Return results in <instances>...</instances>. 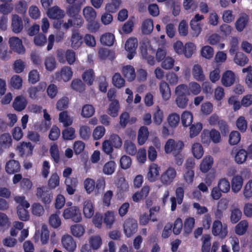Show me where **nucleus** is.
Here are the masks:
<instances>
[{"instance_id": "dca6fc26", "label": "nucleus", "mask_w": 252, "mask_h": 252, "mask_svg": "<svg viewBox=\"0 0 252 252\" xmlns=\"http://www.w3.org/2000/svg\"><path fill=\"white\" fill-rule=\"evenodd\" d=\"M159 91L162 100L164 101H168L171 96V91L168 83L162 81L159 84Z\"/></svg>"}, {"instance_id": "b1692460", "label": "nucleus", "mask_w": 252, "mask_h": 252, "mask_svg": "<svg viewBox=\"0 0 252 252\" xmlns=\"http://www.w3.org/2000/svg\"><path fill=\"white\" fill-rule=\"evenodd\" d=\"M243 184V179L241 175H237L233 177L231 180L232 191L237 193L239 192Z\"/></svg>"}, {"instance_id": "bf43d9fd", "label": "nucleus", "mask_w": 252, "mask_h": 252, "mask_svg": "<svg viewBox=\"0 0 252 252\" xmlns=\"http://www.w3.org/2000/svg\"><path fill=\"white\" fill-rule=\"evenodd\" d=\"M95 112L94 106L90 104H86L82 107L81 116L83 118H90Z\"/></svg>"}, {"instance_id": "4be33fe9", "label": "nucleus", "mask_w": 252, "mask_h": 252, "mask_svg": "<svg viewBox=\"0 0 252 252\" xmlns=\"http://www.w3.org/2000/svg\"><path fill=\"white\" fill-rule=\"evenodd\" d=\"M213 163V158L211 156H205L199 165L200 171L203 173L208 172L212 168Z\"/></svg>"}, {"instance_id": "39448f33", "label": "nucleus", "mask_w": 252, "mask_h": 252, "mask_svg": "<svg viewBox=\"0 0 252 252\" xmlns=\"http://www.w3.org/2000/svg\"><path fill=\"white\" fill-rule=\"evenodd\" d=\"M212 232L214 236L223 239L228 234L227 225L222 224L219 220H216L212 224Z\"/></svg>"}, {"instance_id": "20e7f679", "label": "nucleus", "mask_w": 252, "mask_h": 252, "mask_svg": "<svg viewBox=\"0 0 252 252\" xmlns=\"http://www.w3.org/2000/svg\"><path fill=\"white\" fill-rule=\"evenodd\" d=\"M63 217L65 220L71 219L75 222H80L82 220L79 208L73 206L66 208L63 212Z\"/></svg>"}, {"instance_id": "6ab92c4d", "label": "nucleus", "mask_w": 252, "mask_h": 252, "mask_svg": "<svg viewBox=\"0 0 252 252\" xmlns=\"http://www.w3.org/2000/svg\"><path fill=\"white\" fill-rule=\"evenodd\" d=\"M83 213L84 217L91 219L94 215V206L90 200H86L83 203Z\"/></svg>"}, {"instance_id": "aec40b11", "label": "nucleus", "mask_w": 252, "mask_h": 252, "mask_svg": "<svg viewBox=\"0 0 252 252\" xmlns=\"http://www.w3.org/2000/svg\"><path fill=\"white\" fill-rule=\"evenodd\" d=\"M249 22V16L246 14H242L236 21L235 26L239 32H242Z\"/></svg>"}, {"instance_id": "c85d7f7f", "label": "nucleus", "mask_w": 252, "mask_h": 252, "mask_svg": "<svg viewBox=\"0 0 252 252\" xmlns=\"http://www.w3.org/2000/svg\"><path fill=\"white\" fill-rule=\"evenodd\" d=\"M191 151L193 157L198 159H200L204 154V150L202 145L197 142L192 144Z\"/></svg>"}, {"instance_id": "49530a36", "label": "nucleus", "mask_w": 252, "mask_h": 252, "mask_svg": "<svg viewBox=\"0 0 252 252\" xmlns=\"http://www.w3.org/2000/svg\"><path fill=\"white\" fill-rule=\"evenodd\" d=\"M217 188L222 193H227L230 189V183L226 178H221L218 181Z\"/></svg>"}, {"instance_id": "9b49d317", "label": "nucleus", "mask_w": 252, "mask_h": 252, "mask_svg": "<svg viewBox=\"0 0 252 252\" xmlns=\"http://www.w3.org/2000/svg\"><path fill=\"white\" fill-rule=\"evenodd\" d=\"M138 41L134 37L129 38L126 42L125 48L126 50L128 53L127 58L131 60L135 54V51L137 47Z\"/></svg>"}, {"instance_id": "a19ab883", "label": "nucleus", "mask_w": 252, "mask_h": 252, "mask_svg": "<svg viewBox=\"0 0 252 252\" xmlns=\"http://www.w3.org/2000/svg\"><path fill=\"white\" fill-rule=\"evenodd\" d=\"M119 109L120 105L119 101L115 99L109 104V107L107 110V113L111 117H116L118 115Z\"/></svg>"}, {"instance_id": "5fc2aeb1", "label": "nucleus", "mask_w": 252, "mask_h": 252, "mask_svg": "<svg viewBox=\"0 0 252 252\" xmlns=\"http://www.w3.org/2000/svg\"><path fill=\"white\" fill-rule=\"evenodd\" d=\"M124 148L126 153L134 156L137 152L135 145L131 141L126 140L124 142Z\"/></svg>"}, {"instance_id": "f704fd0d", "label": "nucleus", "mask_w": 252, "mask_h": 252, "mask_svg": "<svg viewBox=\"0 0 252 252\" xmlns=\"http://www.w3.org/2000/svg\"><path fill=\"white\" fill-rule=\"evenodd\" d=\"M83 14L86 20L89 22L94 21L96 17V12L92 7L90 6L84 8Z\"/></svg>"}, {"instance_id": "2f4dec72", "label": "nucleus", "mask_w": 252, "mask_h": 252, "mask_svg": "<svg viewBox=\"0 0 252 252\" xmlns=\"http://www.w3.org/2000/svg\"><path fill=\"white\" fill-rule=\"evenodd\" d=\"M70 233L76 238H81L85 233V227L81 224L72 225L70 226Z\"/></svg>"}, {"instance_id": "0e129e2a", "label": "nucleus", "mask_w": 252, "mask_h": 252, "mask_svg": "<svg viewBox=\"0 0 252 252\" xmlns=\"http://www.w3.org/2000/svg\"><path fill=\"white\" fill-rule=\"evenodd\" d=\"M200 53L201 56L206 59H211L214 54V51L212 47L209 45H206L201 49Z\"/></svg>"}, {"instance_id": "a878e982", "label": "nucleus", "mask_w": 252, "mask_h": 252, "mask_svg": "<svg viewBox=\"0 0 252 252\" xmlns=\"http://www.w3.org/2000/svg\"><path fill=\"white\" fill-rule=\"evenodd\" d=\"M122 73L127 81L129 82L133 81L136 77L134 68L130 65L123 66L122 69Z\"/></svg>"}, {"instance_id": "4d7b16f0", "label": "nucleus", "mask_w": 252, "mask_h": 252, "mask_svg": "<svg viewBox=\"0 0 252 252\" xmlns=\"http://www.w3.org/2000/svg\"><path fill=\"white\" fill-rule=\"evenodd\" d=\"M167 120L169 126L172 128H175L179 123L180 116L177 113H172L168 115Z\"/></svg>"}, {"instance_id": "bb28decb", "label": "nucleus", "mask_w": 252, "mask_h": 252, "mask_svg": "<svg viewBox=\"0 0 252 252\" xmlns=\"http://www.w3.org/2000/svg\"><path fill=\"white\" fill-rule=\"evenodd\" d=\"M103 217L105 225L110 228L116 221L117 215L114 211H108L103 214Z\"/></svg>"}, {"instance_id": "0eeeda50", "label": "nucleus", "mask_w": 252, "mask_h": 252, "mask_svg": "<svg viewBox=\"0 0 252 252\" xmlns=\"http://www.w3.org/2000/svg\"><path fill=\"white\" fill-rule=\"evenodd\" d=\"M8 44L10 49L18 54H23L25 52V49L23 44L22 41L19 37L11 36L8 39Z\"/></svg>"}, {"instance_id": "052dcab7", "label": "nucleus", "mask_w": 252, "mask_h": 252, "mask_svg": "<svg viewBox=\"0 0 252 252\" xmlns=\"http://www.w3.org/2000/svg\"><path fill=\"white\" fill-rule=\"evenodd\" d=\"M62 136L64 140H71L74 139L76 137L75 128L72 127L65 128L62 131Z\"/></svg>"}, {"instance_id": "a18cd8bd", "label": "nucleus", "mask_w": 252, "mask_h": 252, "mask_svg": "<svg viewBox=\"0 0 252 252\" xmlns=\"http://www.w3.org/2000/svg\"><path fill=\"white\" fill-rule=\"evenodd\" d=\"M116 167V164L114 161H109L105 163L102 168V172L106 175L113 174Z\"/></svg>"}, {"instance_id": "5701e85b", "label": "nucleus", "mask_w": 252, "mask_h": 252, "mask_svg": "<svg viewBox=\"0 0 252 252\" xmlns=\"http://www.w3.org/2000/svg\"><path fill=\"white\" fill-rule=\"evenodd\" d=\"M191 73L193 78L197 81L203 82L205 80V76L203 69L198 64L193 65L191 69Z\"/></svg>"}, {"instance_id": "cd10ccee", "label": "nucleus", "mask_w": 252, "mask_h": 252, "mask_svg": "<svg viewBox=\"0 0 252 252\" xmlns=\"http://www.w3.org/2000/svg\"><path fill=\"white\" fill-rule=\"evenodd\" d=\"M33 148L30 142H22L18 145L17 150L21 156L29 155L32 154Z\"/></svg>"}, {"instance_id": "a211bd4d", "label": "nucleus", "mask_w": 252, "mask_h": 252, "mask_svg": "<svg viewBox=\"0 0 252 252\" xmlns=\"http://www.w3.org/2000/svg\"><path fill=\"white\" fill-rule=\"evenodd\" d=\"M47 15L50 19L58 20L64 17L65 12L59 6L56 5L48 8L47 11Z\"/></svg>"}, {"instance_id": "393cba45", "label": "nucleus", "mask_w": 252, "mask_h": 252, "mask_svg": "<svg viewBox=\"0 0 252 252\" xmlns=\"http://www.w3.org/2000/svg\"><path fill=\"white\" fill-rule=\"evenodd\" d=\"M83 43V37L78 32H73L70 38V46L77 50L80 48Z\"/></svg>"}, {"instance_id": "ea45409f", "label": "nucleus", "mask_w": 252, "mask_h": 252, "mask_svg": "<svg viewBox=\"0 0 252 252\" xmlns=\"http://www.w3.org/2000/svg\"><path fill=\"white\" fill-rule=\"evenodd\" d=\"M248 156L247 151L243 149H240L235 155V161L238 164H242L246 161Z\"/></svg>"}, {"instance_id": "3c124183", "label": "nucleus", "mask_w": 252, "mask_h": 252, "mask_svg": "<svg viewBox=\"0 0 252 252\" xmlns=\"http://www.w3.org/2000/svg\"><path fill=\"white\" fill-rule=\"evenodd\" d=\"M111 2L106 4L105 10L110 13L115 12L119 8L121 0H111Z\"/></svg>"}, {"instance_id": "9d476101", "label": "nucleus", "mask_w": 252, "mask_h": 252, "mask_svg": "<svg viewBox=\"0 0 252 252\" xmlns=\"http://www.w3.org/2000/svg\"><path fill=\"white\" fill-rule=\"evenodd\" d=\"M61 243L63 247L69 252H74L76 249L75 241L69 234H65L62 236Z\"/></svg>"}, {"instance_id": "1a4fd4ad", "label": "nucleus", "mask_w": 252, "mask_h": 252, "mask_svg": "<svg viewBox=\"0 0 252 252\" xmlns=\"http://www.w3.org/2000/svg\"><path fill=\"white\" fill-rule=\"evenodd\" d=\"M36 195L44 204H49L53 198L52 195L49 192L47 187L42 186L36 189Z\"/></svg>"}, {"instance_id": "c03bdc74", "label": "nucleus", "mask_w": 252, "mask_h": 252, "mask_svg": "<svg viewBox=\"0 0 252 252\" xmlns=\"http://www.w3.org/2000/svg\"><path fill=\"white\" fill-rule=\"evenodd\" d=\"M149 136L148 129L147 127L143 126L140 127L138 131V143L139 145L144 144Z\"/></svg>"}, {"instance_id": "c756f323", "label": "nucleus", "mask_w": 252, "mask_h": 252, "mask_svg": "<svg viewBox=\"0 0 252 252\" xmlns=\"http://www.w3.org/2000/svg\"><path fill=\"white\" fill-rule=\"evenodd\" d=\"M89 243L92 250H97L102 245V239L100 236L94 235L89 238Z\"/></svg>"}, {"instance_id": "4c0bfd02", "label": "nucleus", "mask_w": 252, "mask_h": 252, "mask_svg": "<svg viewBox=\"0 0 252 252\" xmlns=\"http://www.w3.org/2000/svg\"><path fill=\"white\" fill-rule=\"evenodd\" d=\"M46 69L50 72L54 70L57 67V62L53 56H47L44 62Z\"/></svg>"}, {"instance_id": "2eb2a0df", "label": "nucleus", "mask_w": 252, "mask_h": 252, "mask_svg": "<svg viewBox=\"0 0 252 252\" xmlns=\"http://www.w3.org/2000/svg\"><path fill=\"white\" fill-rule=\"evenodd\" d=\"M11 28L12 31L16 34L21 32L23 29L22 19L17 14H13L11 15Z\"/></svg>"}, {"instance_id": "13d9d810", "label": "nucleus", "mask_w": 252, "mask_h": 252, "mask_svg": "<svg viewBox=\"0 0 252 252\" xmlns=\"http://www.w3.org/2000/svg\"><path fill=\"white\" fill-rule=\"evenodd\" d=\"M234 63L238 65L243 66L249 62V59L244 54L238 53L234 58Z\"/></svg>"}, {"instance_id": "e2e57ef3", "label": "nucleus", "mask_w": 252, "mask_h": 252, "mask_svg": "<svg viewBox=\"0 0 252 252\" xmlns=\"http://www.w3.org/2000/svg\"><path fill=\"white\" fill-rule=\"evenodd\" d=\"M154 28L153 20L151 19L145 20L142 25V31L143 33L148 34L150 33Z\"/></svg>"}, {"instance_id": "58836bf2", "label": "nucleus", "mask_w": 252, "mask_h": 252, "mask_svg": "<svg viewBox=\"0 0 252 252\" xmlns=\"http://www.w3.org/2000/svg\"><path fill=\"white\" fill-rule=\"evenodd\" d=\"M64 184L66 187V189L67 193L70 195L73 194L77 184L76 179L74 178L65 179Z\"/></svg>"}, {"instance_id": "69168bd1", "label": "nucleus", "mask_w": 252, "mask_h": 252, "mask_svg": "<svg viewBox=\"0 0 252 252\" xmlns=\"http://www.w3.org/2000/svg\"><path fill=\"white\" fill-rule=\"evenodd\" d=\"M112 83L116 88L120 89L125 85V80L119 73H115L112 78Z\"/></svg>"}, {"instance_id": "338daca9", "label": "nucleus", "mask_w": 252, "mask_h": 252, "mask_svg": "<svg viewBox=\"0 0 252 252\" xmlns=\"http://www.w3.org/2000/svg\"><path fill=\"white\" fill-rule=\"evenodd\" d=\"M0 144L4 149L10 147L12 145V139L9 134L4 133L0 136Z\"/></svg>"}, {"instance_id": "f03ea898", "label": "nucleus", "mask_w": 252, "mask_h": 252, "mask_svg": "<svg viewBox=\"0 0 252 252\" xmlns=\"http://www.w3.org/2000/svg\"><path fill=\"white\" fill-rule=\"evenodd\" d=\"M184 147L183 142L178 140L175 141L173 139H169L164 146V150L166 154L172 153L173 155L180 154Z\"/></svg>"}, {"instance_id": "6e6d98bb", "label": "nucleus", "mask_w": 252, "mask_h": 252, "mask_svg": "<svg viewBox=\"0 0 252 252\" xmlns=\"http://www.w3.org/2000/svg\"><path fill=\"white\" fill-rule=\"evenodd\" d=\"M10 224L11 222L8 216L6 214L0 212V229H7L9 228Z\"/></svg>"}, {"instance_id": "680f3d73", "label": "nucleus", "mask_w": 252, "mask_h": 252, "mask_svg": "<svg viewBox=\"0 0 252 252\" xmlns=\"http://www.w3.org/2000/svg\"><path fill=\"white\" fill-rule=\"evenodd\" d=\"M84 186L87 193L91 194L95 190V181L91 178H86L84 181Z\"/></svg>"}, {"instance_id": "e433bc0d", "label": "nucleus", "mask_w": 252, "mask_h": 252, "mask_svg": "<svg viewBox=\"0 0 252 252\" xmlns=\"http://www.w3.org/2000/svg\"><path fill=\"white\" fill-rule=\"evenodd\" d=\"M249 227V222L247 220H242L235 227V232L238 235L245 234Z\"/></svg>"}, {"instance_id": "603ef678", "label": "nucleus", "mask_w": 252, "mask_h": 252, "mask_svg": "<svg viewBox=\"0 0 252 252\" xmlns=\"http://www.w3.org/2000/svg\"><path fill=\"white\" fill-rule=\"evenodd\" d=\"M164 114L162 110L157 106L156 111L153 114V120L154 124L157 126H159L163 122Z\"/></svg>"}, {"instance_id": "7c9ffc66", "label": "nucleus", "mask_w": 252, "mask_h": 252, "mask_svg": "<svg viewBox=\"0 0 252 252\" xmlns=\"http://www.w3.org/2000/svg\"><path fill=\"white\" fill-rule=\"evenodd\" d=\"M195 220L193 217H188L184 221V234L188 235L190 234L194 227Z\"/></svg>"}, {"instance_id": "ddd939ff", "label": "nucleus", "mask_w": 252, "mask_h": 252, "mask_svg": "<svg viewBox=\"0 0 252 252\" xmlns=\"http://www.w3.org/2000/svg\"><path fill=\"white\" fill-rule=\"evenodd\" d=\"M160 167L157 164L151 163L148 169L147 179L150 182L156 181L159 175Z\"/></svg>"}, {"instance_id": "f257e3e1", "label": "nucleus", "mask_w": 252, "mask_h": 252, "mask_svg": "<svg viewBox=\"0 0 252 252\" xmlns=\"http://www.w3.org/2000/svg\"><path fill=\"white\" fill-rule=\"evenodd\" d=\"M123 145L122 138L117 134H111L108 139L105 140L102 144V151L107 155L111 154L113 148L119 149Z\"/></svg>"}, {"instance_id": "412c9836", "label": "nucleus", "mask_w": 252, "mask_h": 252, "mask_svg": "<svg viewBox=\"0 0 252 252\" xmlns=\"http://www.w3.org/2000/svg\"><path fill=\"white\" fill-rule=\"evenodd\" d=\"M28 104L27 98L23 95L16 96L13 102V107L17 111H21L25 109Z\"/></svg>"}, {"instance_id": "8fccbe9b", "label": "nucleus", "mask_w": 252, "mask_h": 252, "mask_svg": "<svg viewBox=\"0 0 252 252\" xmlns=\"http://www.w3.org/2000/svg\"><path fill=\"white\" fill-rule=\"evenodd\" d=\"M31 212L36 217H40L44 215L45 210L43 206L39 203H34L31 206Z\"/></svg>"}, {"instance_id": "774afa93", "label": "nucleus", "mask_w": 252, "mask_h": 252, "mask_svg": "<svg viewBox=\"0 0 252 252\" xmlns=\"http://www.w3.org/2000/svg\"><path fill=\"white\" fill-rule=\"evenodd\" d=\"M243 194L247 199H249L252 197V180L247 182L243 189Z\"/></svg>"}, {"instance_id": "423d86ee", "label": "nucleus", "mask_w": 252, "mask_h": 252, "mask_svg": "<svg viewBox=\"0 0 252 252\" xmlns=\"http://www.w3.org/2000/svg\"><path fill=\"white\" fill-rule=\"evenodd\" d=\"M177 174V171L174 168L169 167L161 174L160 181L164 185H170L174 182Z\"/></svg>"}, {"instance_id": "f8f14e48", "label": "nucleus", "mask_w": 252, "mask_h": 252, "mask_svg": "<svg viewBox=\"0 0 252 252\" xmlns=\"http://www.w3.org/2000/svg\"><path fill=\"white\" fill-rule=\"evenodd\" d=\"M124 231L127 237H131L137 230V223L135 220L128 219L124 224Z\"/></svg>"}, {"instance_id": "6e6552de", "label": "nucleus", "mask_w": 252, "mask_h": 252, "mask_svg": "<svg viewBox=\"0 0 252 252\" xmlns=\"http://www.w3.org/2000/svg\"><path fill=\"white\" fill-rule=\"evenodd\" d=\"M73 75V72L70 67L68 66H63L60 70L55 73L56 79L59 82H68Z\"/></svg>"}, {"instance_id": "c9c22d12", "label": "nucleus", "mask_w": 252, "mask_h": 252, "mask_svg": "<svg viewBox=\"0 0 252 252\" xmlns=\"http://www.w3.org/2000/svg\"><path fill=\"white\" fill-rule=\"evenodd\" d=\"M28 7V2L26 0H19L14 4L15 11L20 14H24L26 13Z\"/></svg>"}, {"instance_id": "09e8293b", "label": "nucleus", "mask_w": 252, "mask_h": 252, "mask_svg": "<svg viewBox=\"0 0 252 252\" xmlns=\"http://www.w3.org/2000/svg\"><path fill=\"white\" fill-rule=\"evenodd\" d=\"M27 209L21 206H17V215L20 220L27 221L30 220V215Z\"/></svg>"}, {"instance_id": "72a5a7b5", "label": "nucleus", "mask_w": 252, "mask_h": 252, "mask_svg": "<svg viewBox=\"0 0 252 252\" xmlns=\"http://www.w3.org/2000/svg\"><path fill=\"white\" fill-rule=\"evenodd\" d=\"M38 235H40V241L42 244H46L48 243L49 237V231L46 225L42 224L40 232L39 231L36 232V237H37Z\"/></svg>"}, {"instance_id": "864d4df0", "label": "nucleus", "mask_w": 252, "mask_h": 252, "mask_svg": "<svg viewBox=\"0 0 252 252\" xmlns=\"http://www.w3.org/2000/svg\"><path fill=\"white\" fill-rule=\"evenodd\" d=\"M193 121L192 114L188 111H185L181 115V121L183 125L185 126H190Z\"/></svg>"}, {"instance_id": "de8ad7c7", "label": "nucleus", "mask_w": 252, "mask_h": 252, "mask_svg": "<svg viewBox=\"0 0 252 252\" xmlns=\"http://www.w3.org/2000/svg\"><path fill=\"white\" fill-rule=\"evenodd\" d=\"M59 120L64 126H70L73 123V119L68 115L67 111H63L59 114Z\"/></svg>"}, {"instance_id": "37998d69", "label": "nucleus", "mask_w": 252, "mask_h": 252, "mask_svg": "<svg viewBox=\"0 0 252 252\" xmlns=\"http://www.w3.org/2000/svg\"><path fill=\"white\" fill-rule=\"evenodd\" d=\"M82 78L87 84L88 85H92L94 79V70L92 69H87L82 74Z\"/></svg>"}, {"instance_id": "7ed1b4c3", "label": "nucleus", "mask_w": 252, "mask_h": 252, "mask_svg": "<svg viewBox=\"0 0 252 252\" xmlns=\"http://www.w3.org/2000/svg\"><path fill=\"white\" fill-rule=\"evenodd\" d=\"M57 57L60 63H64L66 62L69 65L73 64L77 59L75 52L71 49H67L64 54L63 50H58L57 51Z\"/></svg>"}, {"instance_id": "473e14b6", "label": "nucleus", "mask_w": 252, "mask_h": 252, "mask_svg": "<svg viewBox=\"0 0 252 252\" xmlns=\"http://www.w3.org/2000/svg\"><path fill=\"white\" fill-rule=\"evenodd\" d=\"M20 170V165L18 161L11 160L7 162L5 165L6 172L10 174L18 172Z\"/></svg>"}, {"instance_id": "f3484780", "label": "nucleus", "mask_w": 252, "mask_h": 252, "mask_svg": "<svg viewBox=\"0 0 252 252\" xmlns=\"http://www.w3.org/2000/svg\"><path fill=\"white\" fill-rule=\"evenodd\" d=\"M47 84L44 82H41L36 87H31L28 89L27 92L29 97L32 99H37L40 92H43L46 89Z\"/></svg>"}, {"instance_id": "79ce46f5", "label": "nucleus", "mask_w": 252, "mask_h": 252, "mask_svg": "<svg viewBox=\"0 0 252 252\" xmlns=\"http://www.w3.org/2000/svg\"><path fill=\"white\" fill-rule=\"evenodd\" d=\"M100 41L103 45L110 46L114 44L115 36L111 33L106 32L100 36Z\"/></svg>"}, {"instance_id": "4468645a", "label": "nucleus", "mask_w": 252, "mask_h": 252, "mask_svg": "<svg viewBox=\"0 0 252 252\" xmlns=\"http://www.w3.org/2000/svg\"><path fill=\"white\" fill-rule=\"evenodd\" d=\"M236 76L235 73L230 70L225 71L222 74L221 83L224 87L232 86L236 81Z\"/></svg>"}]
</instances>
